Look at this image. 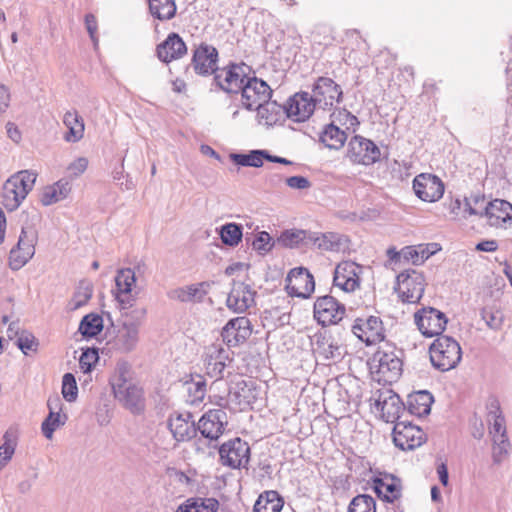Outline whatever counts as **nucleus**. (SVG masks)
Wrapping results in <instances>:
<instances>
[{"label": "nucleus", "instance_id": "nucleus-48", "mask_svg": "<svg viewBox=\"0 0 512 512\" xmlns=\"http://www.w3.org/2000/svg\"><path fill=\"white\" fill-rule=\"evenodd\" d=\"M493 440L492 460L493 464L500 465L508 456L511 447L507 435L496 436Z\"/></svg>", "mask_w": 512, "mask_h": 512}, {"label": "nucleus", "instance_id": "nucleus-11", "mask_svg": "<svg viewBox=\"0 0 512 512\" xmlns=\"http://www.w3.org/2000/svg\"><path fill=\"white\" fill-rule=\"evenodd\" d=\"M37 233L32 228L22 227L18 242L9 254V267L13 271L21 269L35 254Z\"/></svg>", "mask_w": 512, "mask_h": 512}, {"label": "nucleus", "instance_id": "nucleus-37", "mask_svg": "<svg viewBox=\"0 0 512 512\" xmlns=\"http://www.w3.org/2000/svg\"><path fill=\"white\" fill-rule=\"evenodd\" d=\"M229 158L237 166L260 168L267 159V150L253 149L247 153H231Z\"/></svg>", "mask_w": 512, "mask_h": 512}, {"label": "nucleus", "instance_id": "nucleus-62", "mask_svg": "<svg viewBox=\"0 0 512 512\" xmlns=\"http://www.w3.org/2000/svg\"><path fill=\"white\" fill-rule=\"evenodd\" d=\"M227 323L222 328L221 336L223 342L227 344L228 347H236L245 342V335H241L239 333H235L234 330L227 331Z\"/></svg>", "mask_w": 512, "mask_h": 512}, {"label": "nucleus", "instance_id": "nucleus-30", "mask_svg": "<svg viewBox=\"0 0 512 512\" xmlns=\"http://www.w3.org/2000/svg\"><path fill=\"white\" fill-rule=\"evenodd\" d=\"M489 432L492 439L496 436L507 435L505 417L501 411L500 403L497 398H490L487 403Z\"/></svg>", "mask_w": 512, "mask_h": 512}, {"label": "nucleus", "instance_id": "nucleus-57", "mask_svg": "<svg viewBox=\"0 0 512 512\" xmlns=\"http://www.w3.org/2000/svg\"><path fill=\"white\" fill-rule=\"evenodd\" d=\"M481 317L487 326L493 330H498L502 326L503 315L500 311H493L490 308H483L481 310Z\"/></svg>", "mask_w": 512, "mask_h": 512}, {"label": "nucleus", "instance_id": "nucleus-7", "mask_svg": "<svg viewBox=\"0 0 512 512\" xmlns=\"http://www.w3.org/2000/svg\"><path fill=\"white\" fill-rule=\"evenodd\" d=\"M218 453L221 464L231 469L247 468L250 461V446L240 437L221 444Z\"/></svg>", "mask_w": 512, "mask_h": 512}, {"label": "nucleus", "instance_id": "nucleus-27", "mask_svg": "<svg viewBox=\"0 0 512 512\" xmlns=\"http://www.w3.org/2000/svg\"><path fill=\"white\" fill-rule=\"evenodd\" d=\"M372 483V488L377 497L386 503H396L395 500L401 496L399 479L394 476L390 477V482L386 479L374 477Z\"/></svg>", "mask_w": 512, "mask_h": 512}, {"label": "nucleus", "instance_id": "nucleus-47", "mask_svg": "<svg viewBox=\"0 0 512 512\" xmlns=\"http://www.w3.org/2000/svg\"><path fill=\"white\" fill-rule=\"evenodd\" d=\"M167 296L171 300H177L182 303H201L198 296L197 288L195 287L194 284L172 289L167 293Z\"/></svg>", "mask_w": 512, "mask_h": 512}, {"label": "nucleus", "instance_id": "nucleus-64", "mask_svg": "<svg viewBox=\"0 0 512 512\" xmlns=\"http://www.w3.org/2000/svg\"><path fill=\"white\" fill-rule=\"evenodd\" d=\"M61 200L63 199L58 196V192L54 189L52 185L44 188L40 198V202L44 206H49Z\"/></svg>", "mask_w": 512, "mask_h": 512}, {"label": "nucleus", "instance_id": "nucleus-20", "mask_svg": "<svg viewBox=\"0 0 512 512\" xmlns=\"http://www.w3.org/2000/svg\"><path fill=\"white\" fill-rule=\"evenodd\" d=\"M227 425V414L223 409H211L205 412L197 423V433L203 438L218 440Z\"/></svg>", "mask_w": 512, "mask_h": 512}, {"label": "nucleus", "instance_id": "nucleus-10", "mask_svg": "<svg viewBox=\"0 0 512 512\" xmlns=\"http://www.w3.org/2000/svg\"><path fill=\"white\" fill-rule=\"evenodd\" d=\"M414 321L425 337H436L444 335L448 318L440 310L434 307H423L414 314Z\"/></svg>", "mask_w": 512, "mask_h": 512}, {"label": "nucleus", "instance_id": "nucleus-28", "mask_svg": "<svg viewBox=\"0 0 512 512\" xmlns=\"http://www.w3.org/2000/svg\"><path fill=\"white\" fill-rule=\"evenodd\" d=\"M226 360H229L228 351L222 347H215L205 359L206 374L216 380L224 377Z\"/></svg>", "mask_w": 512, "mask_h": 512}, {"label": "nucleus", "instance_id": "nucleus-60", "mask_svg": "<svg viewBox=\"0 0 512 512\" xmlns=\"http://www.w3.org/2000/svg\"><path fill=\"white\" fill-rule=\"evenodd\" d=\"M311 345L314 347V351L319 355H322L326 351V347L329 341L332 339L331 335H328L326 331H318L311 338Z\"/></svg>", "mask_w": 512, "mask_h": 512}, {"label": "nucleus", "instance_id": "nucleus-45", "mask_svg": "<svg viewBox=\"0 0 512 512\" xmlns=\"http://www.w3.org/2000/svg\"><path fill=\"white\" fill-rule=\"evenodd\" d=\"M245 241L247 245H251L252 248L262 256L269 253L277 242V240L275 241L267 231L258 232L254 238L246 236Z\"/></svg>", "mask_w": 512, "mask_h": 512}, {"label": "nucleus", "instance_id": "nucleus-18", "mask_svg": "<svg viewBox=\"0 0 512 512\" xmlns=\"http://www.w3.org/2000/svg\"><path fill=\"white\" fill-rule=\"evenodd\" d=\"M317 106L312 94L297 92L286 101V117L294 122H304L313 115Z\"/></svg>", "mask_w": 512, "mask_h": 512}, {"label": "nucleus", "instance_id": "nucleus-3", "mask_svg": "<svg viewBox=\"0 0 512 512\" xmlns=\"http://www.w3.org/2000/svg\"><path fill=\"white\" fill-rule=\"evenodd\" d=\"M430 361L432 366L446 372L458 366L462 359L460 344L451 336H438L429 346Z\"/></svg>", "mask_w": 512, "mask_h": 512}, {"label": "nucleus", "instance_id": "nucleus-54", "mask_svg": "<svg viewBox=\"0 0 512 512\" xmlns=\"http://www.w3.org/2000/svg\"><path fill=\"white\" fill-rule=\"evenodd\" d=\"M187 391L193 397V401L203 400L206 394V381L202 376L197 375L196 379L192 378L191 381H186Z\"/></svg>", "mask_w": 512, "mask_h": 512}, {"label": "nucleus", "instance_id": "nucleus-40", "mask_svg": "<svg viewBox=\"0 0 512 512\" xmlns=\"http://www.w3.org/2000/svg\"><path fill=\"white\" fill-rule=\"evenodd\" d=\"M221 241L229 247H236L243 238V226L239 223L229 222L218 229Z\"/></svg>", "mask_w": 512, "mask_h": 512}, {"label": "nucleus", "instance_id": "nucleus-2", "mask_svg": "<svg viewBox=\"0 0 512 512\" xmlns=\"http://www.w3.org/2000/svg\"><path fill=\"white\" fill-rule=\"evenodd\" d=\"M251 67L244 62H229L220 67L218 73L212 78L211 92L222 91L226 94H239L249 75Z\"/></svg>", "mask_w": 512, "mask_h": 512}, {"label": "nucleus", "instance_id": "nucleus-12", "mask_svg": "<svg viewBox=\"0 0 512 512\" xmlns=\"http://www.w3.org/2000/svg\"><path fill=\"white\" fill-rule=\"evenodd\" d=\"M312 96L318 107L326 110L342 102L343 90L332 78L320 76L312 85Z\"/></svg>", "mask_w": 512, "mask_h": 512}, {"label": "nucleus", "instance_id": "nucleus-21", "mask_svg": "<svg viewBox=\"0 0 512 512\" xmlns=\"http://www.w3.org/2000/svg\"><path fill=\"white\" fill-rule=\"evenodd\" d=\"M141 266L132 268H122L117 271L115 276L116 293L115 298L119 303L120 310L132 308L130 293L136 283V272H140Z\"/></svg>", "mask_w": 512, "mask_h": 512}, {"label": "nucleus", "instance_id": "nucleus-56", "mask_svg": "<svg viewBox=\"0 0 512 512\" xmlns=\"http://www.w3.org/2000/svg\"><path fill=\"white\" fill-rule=\"evenodd\" d=\"M131 365L127 361H118L115 374L110 378L109 383L111 387H114L116 384L124 385L128 383V374L130 373Z\"/></svg>", "mask_w": 512, "mask_h": 512}, {"label": "nucleus", "instance_id": "nucleus-19", "mask_svg": "<svg viewBox=\"0 0 512 512\" xmlns=\"http://www.w3.org/2000/svg\"><path fill=\"white\" fill-rule=\"evenodd\" d=\"M444 189V183L434 174L421 173L413 180L415 195L425 202L438 201L443 196Z\"/></svg>", "mask_w": 512, "mask_h": 512}, {"label": "nucleus", "instance_id": "nucleus-5", "mask_svg": "<svg viewBox=\"0 0 512 512\" xmlns=\"http://www.w3.org/2000/svg\"><path fill=\"white\" fill-rule=\"evenodd\" d=\"M388 152L382 154L380 148L370 139L354 135L348 142L346 156L353 164L371 166L381 160L388 159Z\"/></svg>", "mask_w": 512, "mask_h": 512}, {"label": "nucleus", "instance_id": "nucleus-49", "mask_svg": "<svg viewBox=\"0 0 512 512\" xmlns=\"http://www.w3.org/2000/svg\"><path fill=\"white\" fill-rule=\"evenodd\" d=\"M347 512H377L376 501L368 494H359L351 500Z\"/></svg>", "mask_w": 512, "mask_h": 512}, {"label": "nucleus", "instance_id": "nucleus-26", "mask_svg": "<svg viewBox=\"0 0 512 512\" xmlns=\"http://www.w3.org/2000/svg\"><path fill=\"white\" fill-rule=\"evenodd\" d=\"M434 397L428 390H420L407 396L406 412L417 417L427 416L431 412Z\"/></svg>", "mask_w": 512, "mask_h": 512}, {"label": "nucleus", "instance_id": "nucleus-22", "mask_svg": "<svg viewBox=\"0 0 512 512\" xmlns=\"http://www.w3.org/2000/svg\"><path fill=\"white\" fill-rule=\"evenodd\" d=\"M187 45L176 32L168 34L166 39L156 46V56L164 64H169L187 54Z\"/></svg>", "mask_w": 512, "mask_h": 512}, {"label": "nucleus", "instance_id": "nucleus-59", "mask_svg": "<svg viewBox=\"0 0 512 512\" xmlns=\"http://www.w3.org/2000/svg\"><path fill=\"white\" fill-rule=\"evenodd\" d=\"M232 287H231V290L230 292L228 293V297H227V300H226V306L232 310L233 312H235V309H236V306L234 305L235 303V298H242L243 296V289H247V286H246V283L242 282V281H236V280H232Z\"/></svg>", "mask_w": 512, "mask_h": 512}, {"label": "nucleus", "instance_id": "nucleus-55", "mask_svg": "<svg viewBox=\"0 0 512 512\" xmlns=\"http://www.w3.org/2000/svg\"><path fill=\"white\" fill-rule=\"evenodd\" d=\"M247 289H243L242 298H235L234 305L236 306L235 313H243L250 307L254 306L256 291L251 288L249 284H246Z\"/></svg>", "mask_w": 512, "mask_h": 512}, {"label": "nucleus", "instance_id": "nucleus-43", "mask_svg": "<svg viewBox=\"0 0 512 512\" xmlns=\"http://www.w3.org/2000/svg\"><path fill=\"white\" fill-rule=\"evenodd\" d=\"M4 443L0 445V471L8 464L17 446V430L10 427L3 435Z\"/></svg>", "mask_w": 512, "mask_h": 512}, {"label": "nucleus", "instance_id": "nucleus-1", "mask_svg": "<svg viewBox=\"0 0 512 512\" xmlns=\"http://www.w3.org/2000/svg\"><path fill=\"white\" fill-rule=\"evenodd\" d=\"M368 365L378 382L392 383L402 374V360L396 354V348L386 343L380 346L369 359Z\"/></svg>", "mask_w": 512, "mask_h": 512}, {"label": "nucleus", "instance_id": "nucleus-50", "mask_svg": "<svg viewBox=\"0 0 512 512\" xmlns=\"http://www.w3.org/2000/svg\"><path fill=\"white\" fill-rule=\"evenodd\" d=\"M99 361V350L96 347H87L82 349L81 356L79 358V366L81 370L88 374L91 373L95 368V365Z\"/></svg>", "mask_w": 512, "mask_h": 512}, {"label": "nucleus", "instance_id": "nucleus-39", "mask_svg": "<svg viewBox=\"0 0 512 512\" xmlns=\"http://www.w3.org/2000/svg\"><path fill=\"white\" fill-rule=\"evenodd\" d=\"M284 500L281 495L274 490H268L261 493L256 500L253 512H280L283 508Z\"/></svg>", "mask_w": 512, "mask_h": 512}, {"label": "nucleus", "instance_id": "nucleus-63", "mask_svg": "<svg viewBox=\"0 0 512 512\" xmlns=\"http://www.w3.org/2000/svg\"><path fill=\"white\" fill-rule=\"evenodd\" d=\"M402 258L405 261H411L413 265H422L418 246H405L401 249Z\"/></svg>", "mask_w": 512, "mask_h": 512}, {"label": "nucleus", "instance_id": "nucleus-13", "mask_svg": "<svg viewBox=\"0 0 512 512\" xmlns=\"http://www.w3.org/2000/svg\"><path fill=\"white\" fill-rule=\"evenodd\" d=\"M285 290L289 296L308 299L315 290L314 277L307 268H293L285 278Z\"/></svg>", "mask_w": 512, "mask_h": 512}, {"label": "nucleus", "instance_id": "nucleus-61", "mask_svg": "<svg viewBox=\"0 0 512 512\" xmlns=\"http://www.w3.org/2000/svg\"><path fill=\"white\" fill-rule=\"evenodd\" d=\"M325 350H327V351H324L321 355L325 360H335V359L339 360V359H342V357H343L344 347L341 344H339L337 341H335V339L333 337L329 341Z\"/></svg>", "mask_w": 512, "mask_h": 512}, {"label": "nucleus", "instance_id": "nucleus-9", "mask_svg": "<svg viewBox=\"0 0 512 512\" xmlns=\"http://www.w3.org/2000/svg\"><path fill=\"white\" fill-rule=\"evenodd\" d=\"M392 435L395 446L402 451L414 450L427 441L425 432L407 419L394 424Z\"/></svg>", "mask_w": 512, "mask_h": 512}, {"label": "nucleus", "instance_id": "nucleus-51", "mask_svg": "<svg viewBox=\"0 0 512 512\" xmlns=\"http://www.w3.org/2000/svg\"><path fill=\"white\" fill-rule=\"evenodd\" d=\"M62 395L67 402H74L78 396V387L75 376L68 372L62 377Z\"/></svg>", "mask_w": 512, "mask_h": 512}, {"label": "nucleus", "instance_id": "nucleus-58", "mask_svg": "<svg viewBox=\"0 0 512 512\" xmlns=\"http://www.w3.org/2000/svg\"><path fill=\"white\" fill-rule=\"evenodd\" d=\"M362 267L353 261H343L336 266V278H339V275H344V277H360Z\"/></svg>", "mask_w": 512, "mask_h": 512}, {"label": "nucleus", "instance_id": "nucleus-25", "mask_svg": "<svg viewBox=\"0 0 512 512\" xmlns=\"http://www.w3.org/2000/svg\"><path fill=\"white\" fill-rule=\"evenodd\" d=\"M374 406L381 411L382 418L387 423L396 424V422L404 420L402 418L406 412V405L397 394H391L383 401L376 400Z\"/></svg>", "mask_w": 512, "mask_h": 512}, {"label": "nucleus", "instance_id": "nucleus-33", "mask_svg": "<svg viewBox=\"0 0 512 512\" xmlns=\"http://www.w3.org/2000/svg\"><path fill=\"white\" fill-rule=\"evenodd\" d=\"M229 393L233 395L234 400L239 404L251 405L258 399V389L254 381L240 380L235 386L230 388Z\"/></svg>", "mask_w": 512, "mask_h": 512}, {"label": "nucleus", "instance_id": "nucleus-41", "mask_svg": "<svg viewBox=\"0 0 512 512\" xmlns=\"http://www.w3.org/2000/svg\"><path fill=\"white\" fill-rule=\"evenodd\" d=\"M151 15L158 20H170L176 15L174 0H148Z\"/></svg>", "mask_w": 512, "mask_h": 512}, {"label": "nucleus", "instance_id": "nucleus-17", "mask_svg": "<svg viewBox=\"0 0 512 512\" xmlns=\"http://www.w3.org/2000/svg\"><path fill=\"white\" fill-rule=\"evenodd\" d=\"M351 331L367 346L382 342L385 338L383 322L377 316L357 318L351 325Z\"/></svg>", "mask_w": 512, "mask_h": 512}, {"label": "nucleus", "instance_id": "nucleus-34", "mask_svg": "<svg viewBox=\"0 0 512 512\" xmlns=\"http://www.w3.org/2000/svg\"><path fill=\"white\" fill-rule=\"evenodd\" d=\"M312 231L301 229H287L281 232L277 243L285 248H297L311 245Z\"/></svg>", "mask_w": 512, "mask_h": 512}, {"label": "nucleus", "instance_id": "nucleus-8", "mask_svg": "<svg viewBox=\"0 0 512 512\" xmlns=\"http://www.w3.org/2000/svg\"><path fill=\"white\" fill-rule=\"evenodd\" d=\"M345 313V305L331 295L320 296L314 302L313 316L322 327L338 324Z\"/></svg>", "mask_w": 512, "mask_h": 512}, {"label": "nucleus", "instance_id": "nucleus-35", "mask_svg": "<svg viewBox=\"0 0 512 512\" xmlns=\"http://www.w3.org/2000/svg\"><path fill=\"white\" fill-rule=\"evenodd\" d=\"M311 245L317 246L320 250L339 252L347 238L334 232L318 233L312 232Z\"/></svg>", "mask_w": 512, "mask_h": 512}, {"label": "nucleus", "instance_id": "nucleus-4", "mask_svg": "<svg viewBox=\"0 0 512 512\" xmlns=\"http://www.w3.org/2000/svg\"><path fill=\"white\" fill-rule=\"evenodd\" d=\"M37 174L22 170L10 176L3 185V205L12 212L18 209L28 193L33 189Z\"/></svg>", "mask_w": 512, "mask_h": 512}, {"label": "nucleus", "instance_id": "nucleus-46", "mask_svg": "<svg viewBox=\"0 0 512 512\" xmlns=\"http://www.w3.org/2000/svg\"><path fill=\"white\" fill-rule=\"evenodd\" d=\"M68 420V415L65 413H48L46 418L41 424V431L45 438L52 439L53 434L61 426H64Z\"/></svg>", "mask_w": 512, "mask_h": 512}, {"label": "nucleus", "instance_id": "nucleus-52", "mask_svg": "<svg viewBox=\"0 0 512 512\" xmlns=\"http://www.w3.org/2000/svg\"><path fill=\"white\" fill-rule=\"evenodd\" d=\"M229 330H231V331L234 330L235 333L245 335V341H246L252 333L251 322L245 316H240V317L230 319L227 322L226 332Z\"/></svg>", "mask_w": 512, "mask_h": 512}, {"label": "nucleus", "instance_id": "nucleus-32", "mask_svg": "<svg viewBox=\"0 0 512 512\" xmlns=\"http://www.w3.org/2000/svg\"><path fill=\"white\" fill-rule=\"evenodd\" d=\"M139 328L138 323L133 321L124 320L122 329L116 339V345L122 352H131L138 342Z\"/></svg>", "mask_w": 512, "mask_h": 512}, {"label": "nucleus", "instance_id": "nucleus-24", "mask_svg": "<svg viewBox=\"0 0 512 512\" xmlns=\"http://www.w3.org/2000/svg\"><path fill=\"white\" fill-rule=\"evenodd\" d=\"M484 214L490 226L502 227L507 223L512 225V204L506 200L494 199L488 202Z\"/></svg>", "mask_w": 512, "mask_h": 512}, {"label": "nucleus", "instance_id": "nucleus-23", "mask_svg": "<svg viewBox=\"0 0 512 512\" xmlns=\"http://www.w3.org/2000/svg\"><path fill=\"white\" fill-rule=\"evenodd\" d=\"M192 419L191 413H177L175 417L170 415L167 419V427L177 442H187L197 436V424Z\"/></svg>", "mask_w": 512, "mask_h": 512}, {"label": "nucleus", "instance_id": "nucleus-36", "mask_svg": "<svg viewBox=\"0 0 512 512\" xmlns=\"http://www.w3.org/2000/svg\"><path fill=\"white\" fill-rule=\"evenodd\" d=\"M219 501L216 498L190 497L181 503L177 512H217Z\"/></svg>", "mask_w": 512, "mask_h": 512}, {"label": "nucleus", "instance_id": "nucleus-16", "mask_svg": "<svg viewBox=\"0 0 512 512\" xmlns=\"http://www.w3.org/2000/svg\"><path fill=\"white\" fill-rule=\"evenodd\" d=\"M240 93L242 96V106L249 111H253L259 104L269 100L272 97L273 91L266 81L253 75L246 80Z\"/></svg>", "mask_w": 512, "mask_h": 512}, {"label": "nucleus", "instance_id": "nucleus-42", "mask_svg": "<svg viewBox=\"0 0 512 512\" xmlns=\"http://www.w3.org/2000/svg\"><path fill=\"white\" fill-rule=\"evenodd\" d=\"M78 330L86 339L96 337L103 330V318L97 313H89L81 319Z\"/></svg>", "mask_w": 512, "mask_h": 512}, {"label": "nucleus", "instance_id": "nucleus-6", "mask_svg": "<svg viewBox=\"0 0 512 512\" xmlns=\"http://www.w3.org/2000/svg\"><path fill=\"white\" fill-rule=\"evenodd\" d=\"M394 290L402 302L418 303L425 291V277L414 269L404 270L397 275Z\"/></svg>", "mask_w": 512, "mask_h": 512}, {"label": "nucleus", "instance_id": "nucleus-15", "mask_svg": "<svg viewBox=\"0 0 512 512\" xmlns=\"http://www.w3.org/2000/svg\"><path fill=\"white\" fill-rule=\"evenodd\" d=\"M112 388L113 395L122 406L134 415H140L145 411V397L142 387L126 383L116 384Z\"/></svg>", "mask_w": 512, "mask_h": 512}, {"label": "nucleus", "instance_id": "nucleus-38", "mask_svg": "<svg viewBox=\"0 0 512 512\" xmlns=\"http://www.w3.org/2000/svg\"><path fill=\"white\" fill-rule=\"evenodd\" d=\"M63 123L67 127L64 139L67 142H78L84 136V121L76 110L67 111L63 117Z\"/></svg>", "mask_w": 512, "mask_h": 512}, {"label": "nucleus", "instance_id": "nucleus-44", "mask_svg": "<svg viewBox=\"0 0 512 512\" xmlns=\"http://www.w3.org/2000/svg\"><path fill=\"white\" fill-rule=\"evenodd\" d=\"M93 295V285L89 280H80L71 301L69 302V308L75 311L82 306L86 305Z\"/></svg>", "mask_w": 512, "mask_h": 512}, {"label": "nucleus", "instance_id": "nucleus-31", "mask_svg": "<svg viewBox=\"0 0 512 512\" xmlns=\"http://www.w3.org/2000/svg\"><path fill=\"white\" fill-rule=\"evenodd\" d=\"M347 137L345 130H342L340 127L335 125L334 122H331L326 124L320 132L319 142L328 149L339 150L344 146Z\"/></svg>", "mask_w": 512, "mask_h": 512}, {"label": "nucleus", "instance_id": "nucleus-29", "mask_svg": "<svg viewBox=\"0 0 512 512\" xmlns=\"http://www.w3.org/2000/svg\"><path fill=\"white\" fill-rule=\"evenodd\" d=\"M255 110L260 121L263 120L266 125L272 126L286 116V103L281 105L270 98L259 104Z\"/></svg>", "mask_w": 512, "mask_h": 512}, {"label": "nucleus", "instance_id": "nucleus-14", "mask_svg": "<svg viewBox=\"0 0 512 512\" xmlns=\"http://www.w3.org/2000/svg\"><path fill=\"white\" fill-rule=\"evenodd\" d=\"M218 62L219 52L217 48L212 45L201 43L193 51L191 66L194 72L199 76L207 77L212 75L215 77V74H217L220 69Z\"/></svg>", "mask_w": 512, "mask_h": 512}, {"label": "nucleus", "instance_id": "nucleus-53", "mask_svg": "<svg viewBox=\"0 0 512 512\" xmlns=\"http://www.w3.org/2000/svg\"><path fill=\"white\" fill-rule=\"evenodd\" d=\"M15 344L25 355H28L29 351L38 350L39 341L31 332L22 331Z\"/></svg>", "mask_w": 512, "mask_h": 512}]
</instances>
